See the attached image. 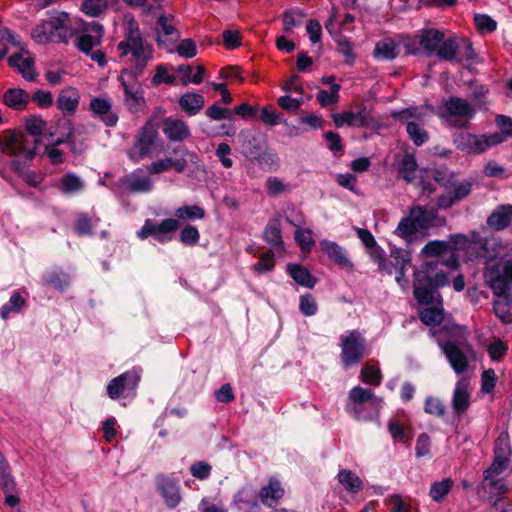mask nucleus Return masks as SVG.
<instances>
[{
  "instance_id": "1",
  "label": "nucleus",
  "mask_w": 512,
  "mask_h": 512,
  "mask_svg": "<svg viewBox=\"0 0 512 512\" xmlns=\"http://www.w3.org/2000/svg\"><path fill=\"white\" fill-rule=\"evenodd\" d=\"M120 57L131 54L130 69L121 72L119 81L124 90V103L132 114L142 112L146 107L144 90L138 82L148 62L153 58V48L142 38L138 23L131 19L125 27L124 40L117 44Z\"/></svg>"
},
{
  "instance_id": "2",
  "label": "nucleus",
  "mask_w": 512,
  "mask_h": 512,
  "mask_svg": "<svg viewBox=\"0 0 512 512\" xmlns=\"http://www.w3.org/2000/svg\"><path fill=\"white\" fill-rule=\"evenodd\" d=\"M241 153L261 169H276L279 164L278 155L270 150L265 136L251 130H242L238 134Z\"/></svg>"
},
{
  "instance_id": "3",
  "label": "nucleus",
  "mask_w": 512,
  "mask_h": 512,
  "mask_svg": "<svg viewBox=\"0 0 512 512\" xmlns=\"http://www.w3.org/2000/svg\"><path fill=\"white\" fill-rule=\"evenodd\" d=\"M449 275L444 271L435 272L432 276H424L421 284L413 285V296L420 305H431L436 296L441 298L438 289L449 286Z\"/></svg>"
},
{
  "instance_id": "4",
  "label": "nucleus",
  "mask_w": 512,
  "mask_h": 512,
  "mask_svg": "<svg viewBox=\"0 0 512 512\" xmlns=\"http://www.w3.org/2000/svg\"><path fill=\"white\" fill-rule=\"evenodd\" d=\"M341 363L344 369L357 365L366 355V341L359 331L341 337Z\"/></svg>"
},
{
  "instance_id": "5",
  "label": "nucleus",
  "mask_w": 512,
  "mask_h": 512,
  "mask_svg": "<svg viewBox=\"0 0 512 512\" xmlns=\"http://www.w3.org/2000/svg\"><path fill=\"white\" fill-rule=\"evenodd\" d=\"M180 228L178 219L166 218L160 223L146 219L142 228L137 231V237L141 240L153 237L160 244H165L173 239V234Z\"/></svg>"
},
{
  "instance_id": "6",
  "label": "nucleus",
  "mask_w": 512,
  "mask_h": 512,
  "mask_svg": "<svg viewBox=\"0 0 512 512\" xmlns=\"http://www.w3.org/2000/svg\"><path fill=\"white\" fill-rule=\"evenodd\" d=\"M0 149L10 156L23 155L26 160H32L36 155L35 147H27V136L22 131H4L0 138Z\"/></svg>"
},
{
  "instance_id": "7",
  "label": "nucleus",
  "mask_w": 512,
  "mask_h": 512,
  "mask_svg": "<svg viewBox=\"0 0 512 512\" xmlns=\"http://www.w3.org/2000/svg\"><path fill=\"white\" fill-rule=\"evenodd\" d=\"M141 380L140 371L135 367L127 370L119 376L109 381L106 387L107 395L112 400L120 397H127L132 391H135Z\"/></svg>"
},
{
  "instance_id": "8",
  "label": "nucleus",
  "mask_w": 512,
  "mask_h": 512,
  "mask_svg": "<svg viewBox=\"0 0 512 512\" xmlns=\"http://www.w3.org/2000/svg\"><path fill=\"white\" fill-rule=\"evenodd\" d=\"M155 485L167 508L170 510L177 508L182 501L179 479L172 474H158L155 477Z\"/></svg>"
},
{
  "instance_id": "9",
  "label": "nucleus",
  "mask_w": 512,
  "mask_h": 512,
  "mask_svg": "<svg viewBox=\"0 0 512 512\" xmlns=\"http://www.w3.org/2000/svg\"><path fill=\"white\" fill-rule=\"evenodd\" d=\"M82 34L77 36L75 47L85 55L91 53L94 47L101 44L104 27L96 21L83 22L81 26Z\"/></svg>"
},
{
  "instance_id": "10",
  "label": "nucleus",
  "mask_w": 512,
  "mask_h": 512,
  "mask_svg": "<svg viewBox=\"0 0 512 512\" xmlns=\"http://www.w3.org/2000/svg\"><path fill=\"white\" fill-rule=\"evenodd\" d=\"M199 161V157L195 152H191L188 149L181 151V157L174 159L166 157L158 161L152 162L147 170L150 174H160L167 171L169 168H173L177 173H183L188 162L196 164Z\"/></svg>"
},
{
  "instance_id": "11",
  "label": "nucleus",
  "mask_w": 512,
  "mask_h": 512,
  "mask_svg": "<svg viewBox=\"0 0 512 512\" xmlns=\"http://www.w3.org/2000/svg\"><path fill=\"white\" fill-rule=\"evenodd\" d=\"M159 125L153 119H148L143 127L139 130L135 138L134 147L138 150V158L147 157L155 146L159 136Z\"/></svg>"
},
{
  "instance_id": "12",
  "label": "nucleus",
  "mask_w": 512,
  "mask_h": 512,
  "mask_svg": "<svg viewBox=\"0 0 512 512\" xmlns=\"http://www.w3.org/2000/svg\"><path fill=\"white\" fill-rule=\"evenodd\" d=\"M508 486L503 478L483 474L482 482L477 486L476 492L481 500L493 502L496 498H505Z\"/></svg>"
},
{
  "instance_id": "13",
  "label": "nucleus",
  "mask_w": 512,
  "mask_h": 512,
  "mask_svg": "<svg viewBox=\"0 0 512 512\" xmlns=\"http://www.w3.org/2000/svg\"><path fill=\"white\" fill-rule=\"evenodd\" d=\"M453 141L458 150L469 154H480L488 150L484 134L460 131L454 134Z\"/></svg>"
},
{
  "instance_id": "14",
  "label": "nucleus",
  "mask_w": 512,
  "mask_h": 512,
  "mask_svg": "<svg viewBox=\"0 0 512 512\" xmlns=\"http://www.w3.org/2000/svg\"><path fill=\"white\" fill-rule=\"evenodd\" d=\"M442 351L456 374H463L469 366L468 357L460 345L455 341H446L441 346Z\"/></svg>"
},
{
  "instance_id": "15",
  "label": "nucleus",
  "mask_w": 512,
  "mask_h": 512,
  "mask_svg": "<svg viewBox=\"0 0 512 512\" xmlns=\"http://www.w3.org/2000/svg\"><path fill=\"white\" fill-rule=\"evenodd\" d=\"M69 14L64 11H54L51 13L50 19L45 21L51 25V30L57 36L56 43L67 44L69 40L76 34V30L67 26Z\"/></svg>"
},
{
  "instance_id": "16",
  "label": "nucleus",
  "mask_w": 512,
  "mask_h": 512,
  "mask_svg": "<svg viewBox=\"0 0 512 512\" xmlns=\"http://www.w3.org/2000/svg\"><path fill=\"white\" fill-rule=\"evenodd\" d=\"M162 132L172 142H183L191 135L188 125L183 120L173 117L162 120Z\"/></svg>"
},
{
  "instance_id": "17",
  "label": "nucleus",
  "mask_w": 512,
  "mask_h": 512,
  "mask_svg": "<svg viewBox=\"0 0 512 512\" xmlns=\"http://www.w3.org/2000/svg\"><path fill=\"white\" fill-rule=\"evenodd\" d=\"M512 223V204L498 205L486 219V224L493 231L507 229Z\"/></svg>"
},
{
  "instance_id": "18",
  "label": "nucleus",
  "mask_w": 512,
  "mask_h": 512,
  "mask_svg": "<svg viewBox=\"0 0 512 512\" xmlns=\"http://www.w3.org/2000/svg\"><path fill=\"white\" fill-rule=\"evenodd\" d=\"M348 400L350 406H353V410L361 416V405L368 404L369 406H379L380 399L376 397L370 389H365L360 386L353 387L348 394Z\"/></svg>"
},
{
  "instance_id": "19",
  "label": "nucleus",
  "mask_w": 512,
  "mask_h": 512,
  "mask_svg": "<svg viewBox=\"0 0 512 512\" xmlns=\"http://www.w3.org/2000/svg\"><path fill=\"white\" fill-rule=\"evenodd\" d=\"M44 285L51 287L61 293L65 292L71 284L70 275L61 267H54L46 270L41 277Z\"/></svg>"
},
{
  "instance_id": "20",
  "label": "nucleus",
  "mask_w": 512,
  "mask_h": 512,
  "mask_svg": "<svg viewBox=\"0 0 512 512\" xmlns=\"http://www.w3.org/2000/svg\"><path fill=\"white\" fill-rule=\"evenodd\" d=\"M89 108L106 126L113 127L117 124L118 115L111 111L112 105L108 99L93 97L90 100Z\"/></svg>"
},
{
  "instance_id": "21",
  "label": "nucleus",
  "mask_w": 512,
  "mask_h": 512,
  "mask_svg": "<svg viewBox=\"0 0 512 512\" xmlns=\"http://www.w3.org/2000/svg\"><path fill=\"white\" fill-rule=\"evenodd\" d=\"M31 101L30 94L21 88H8L2 95V102L14 111H24Z\"/></svg>"
},
{
  "instance_id": "22",
  "label": "nucleus",
  "mask_w": 512,
  "mask_h": 512,
  "mask_svg": "<svg viewBox=\"0 0 512 512\" xmlns=\"http://www.w3.org/2000/svg\"><path fill=\"white\" fill-rule=\"evenodd\" d=\"M80 101L79 92L73 87L62 89L58 94L56 105L66 116H73Z\"/></svg>"
},
{
  "instance_id": "23",
  "label": "nucleus",
  "mask_w": 512,
  "mask_h": 512,
  "mask_svg": "<svg viewBox=\"0 0 512 512\" xmlns=\"http://www.w3.org/2000/svg\"><path fill=\"white\" fill-rule=\"evenodd\" d=\"M444 110L451 117L473 118L475 115L473 106L466 99L456 96H451L445 101Z\"/></svg>"
},
{
  "instance_id": "24",
  "label": "nucleus",
  "mask_w": 512,
  "mask_h": 512,
  "mask_svg": "<svg viewBox=\"0 0 512 512\" xmlns=\"http://www.w3.org/2000/svg\"><path fill=\"white\" fill-rule=\"evenodd\" d=\"M324 254L336 265L352 267L353 263L348 259L346 250L338 243L330 240H322L319 243Z\"/></svg>"
},
{
  "instance_id": "25",
  "label": "nucleus",
  "mask_w": 512,
  "mask_h": 512,
  "mask_svg": "<svg viewBox=\"0 0 512 512\" xmlns=\"http://www.w3.org/2000/svg\"><path fill=\"white\" fill-rule=\"evenodd\" d=\"M444 32L435 28H426L421 30L419 44L425 51L426 55L435 54L441 42L444 39Z\"/></svg>"
},
{
  "instance_id": "26",
  "label": "nucleus",
  "mask_w": 512,
  "mask_h": 512,
  "mask_svg": "<svg viewBox=\"0 0 512 512\" xmlns=\"http://www.w3.org/2000/svg\"><path fill=\"white\" fill-rule=\"evenodd\" d=\"M287 274L299 285L312 289L317 283V278L303 265L297 263H288L286 267Z\"/></svg>"
},
{
  "instance_id": "27",
  "label": "nucleus",
  "mask_w": 512,
  "mask_h": 512,
  "mask_svg": "<svg viewBox=\"0 0 512 512\" xmlns=\"http://www.w3.org/2000/svg\"><path fill=\"white\" fill-rule=\"evenodd\" d=\"M469 406L470 394L467 389V384L458 381L453 392L452 408L457 416H461L468 410Z\"/></svg>"
},
{
  "instance_id": "28",
  "label": "nucleus",
  "mask_w": 512,
  "mask_h": 512,
  "mask_svg": "<svg viewBox=\"0 0 512 512\" xmlns=\"http://www.w3.org/2000/svg\"><path fill=\"white\" fill-rule=\"evenodd\" d=\"M178 104L187 115L194 116L204 107L205 100L199 93L187 92L179 98Z\"/></svg>"
},
{
  "instance_id": "29",
  "label": "nucleus",
  "mask_w": 512,
  "mask_h": 512,
  "mask_svg": "<svg viewBox=\"0 0 512 512\" xmlns=\"http://www.w3.org/2000/svg\"><path fill=\"white\" fill-rule=\"evenodd\" d=\"M283 495L284 489L277 479H270L268 485L263 486L259 492L261 502L269 507H273Z\"/></svg>"
},
{
  "instance_id": "30",
  "label": "nucleus",
  "mask_w": 512,
  "mask_h": 512,
  "mask_svg": "<svg viewBox=\"0 0 512 512\" xmlns=\"http://www.w3.org/2000/svg\"><path fill=\"white\" fill-rule=\"evenodd\" d=\"M263 238L273 247H283L284 243L282 240L280 219L278 217H275L268 222L263 231Z\"/></svg>"
},
{
  "instance_id": "31",
  "label": "nucleus",
  "mask_w": 512,
  "mask_h": 512,
  "mask_svg": "<svg viewBox=\"0 0 512 512\" xmlns=\"http://www.w3.org/2000/svg\"><path fill=\"white\" fill-rule=\"evenodd\" d=\"M410 214L420 229H428L433 225L437 211L435 209L417 206L410 210Z\"/></svg>"
},
{
  "instance_id": "32",
  "label": "nucleus",
  "mask_w": 512,
  "mask_h": 512,
  "mask_svg": "<svg viewBox=\"0 0 512 512\" xmlns=\"http://www.w3.org/2000/svg\"><path fill=\"white\" fill-rule=\"evenodd\" d=\"M399 54L397 44L391 38H385L376 43L374 56L382 60H393Z\"/></svg>"
},
{
  "instance_id": "33",
  "label": "nucleus",
  "mask_w": 512,
  "mask_h": 512,
  "mask_svg": "<svg viewBox=\"0 0 512 512\" xmlns=\"http://www.w3.org/2000/svg\"><path fill=\"white\" fill-rule=\"evenodd\" d=\"M418 164L414 154L405 153L401 162L399 163V174L401 178L407 183H413L416 179L415 172L417 171Z\"/></svg>"
},
{
  "instance_id": "34",
  "label": "nucleus",
  "mask_w": 512,
  "mask_h": 512,
  "mask_svg": "<svg viewBox=\"0 0 512 512\" xmlns=\"http://www.w3.org/2000/svg\"><path fill=\"white\" fill-rule=\"evenodd\" d=\"M337 479L349 493H358L363 489L362 480L351 470H340Z\"/></svg>"
},
{
  "instance_id": "35",
  "label": "nucleus",
  "mask_w": 512,
  "mask_h": 512,
  "mask_svg": "<svg viewBox=\"0 0 512 512\" xmlns=\"http://www.w3.org/2000/svg\"><path fill=\"white\" fill-rule=\"evenodd\" d=\"M424 173L426 174V178H432L441 187L452 188V186H455V175L446 167L425 170Z\"/></svg>"
},
{
  "instance_id": "36",
  "label": "nucleus",
  "mask_w": 512,
  "mask_h": 512,
  "mask_svg": "<svg viewBox=\"0 0 512 512\" xmlns=\"http://www.w3.org/2000/svg\"><path fill=\"white\" fill-rule=\"evenodd\" d=\"M411 261L412 251L410 249H403L396 246L391 247L390 261L388 262L391 272L393 271L394 268L411 265Z\"/></svg>"
},
{
  "instance_id": "37",
  "label": "nucleus",
  "mask_w": 512,
  "mask_h": 512,
  "mask_svg": "<svg viewBox=\"0 0 512 512\" xmlns=\"http://www.w3.org/2000/svg\"><path fill=\"white\" fill-rule=\"evenodd\" d=\"M419 229L420 228L417 226L416 222H414L413 217L409 213L408 216L403 217L400 220L395 233L402 237L407 243H411Z\"/></svg>"
},
{
  "instance_id": "38",
  "label": "nucleus",
  "mask_w": 512,
  "mask_h": 512,
  "mask_svg": "<svg viewBox=\"0 0 512 512\" xmlns=\"http://www.w3.org/2000/svg\"><path fill=\"white\" fill-rule=\"evenodd\" d=\"M459 45L454 38L443 39V42L439 45V48L435 52V55L444 61H453L458 54Z\"/></svg>"
},
{
  "instance_id": "39",
  "label": "nucleus",
  "mask_w": 512,
  "mask_h": 512,
  "mask_svg": "<svg viewBox=\"0 0 512 512\" xmlns=\"http://www.w3.org/2000/svg\"><path fill=\"white\" fill-rule=\"evenodd\" d=\"M475 250L477 258H487L489 256V240L482 237L478 232L473 231L469 239L468 250Z\"/></svg>"
},
{
  "instance_id": "40",
  "label": "nucleus",
  "mask_w": 512,
  "mask_h": 512,
  "mask_svg": "<svg viewBox=\"0 0 512 512\" xmlns=\"http://www.w3.org/2000/svg\"><path fill=\"white\" fill-rule=\"evenodd\" d=\"M110 0H83L80 10L89 17H99L109 5Z\"/></svg>"
},
{
  "instance_id": "41",
  "label": "nucleus",
  "mask_w": 512,
  "mask_h": 512,
  "mask_svg": "<svg viewBox=\"0 0 512 512\" xmlns=\"http://www.w3.org/2000/svg\"><path fill=\"white\" fill-rule=\"evenodd\" d=\"M121 182L131 193L150 192L153 188V183L149 177H124L121 179Z\"/></svg>"
},
{
  "instance_id": "42",
  "label": "nucleus",
  "mask_w": 512,
  "mask_h": 512,
  "mask_svg": "<svg viewBox=\"0 0 512 512\" xmlns=\"http://www.w3.org/2000/svg\"><path fill=\"white\" fill-rule=\"evenodd\" d=\"M452 487L453 480L451 478H445L441 481L433 482L429 490V496L435 502H442L444 497L451 491Z\"/></svg>"
},
{
  "instance_id": "43",
  "label": "nucleus",
  "mask_w": 512,
  "mask_h": 512,
  "mask_svg": "<svg viewBox=\"0 0 512 512\" xmlns=\"http://www.w3.org/2000/svg\"><path fill=\"white\" fill-rule=\"evenodd\" d=\"M51 25L43 22L32 29V38L38 44L56 42L57 36L51 30Z\"/></svg>"
},
{
  "instance_id": "44",
  "label": "nucleus",
  "mask_w": 512,
  "mask_h": 512,
  "mask_svg": "<svg viewBox=\"0 0 512 512\" xmlns=\"http://www.w3.org/2000/svg\"><path fill=\"white\" fill-rule=\"evenodd\" d=\"M419 319L426 326H438L443 321V309L439 307L424 308L419 313Z\"/></svg>"
},
{
  "instance_id": "45",
  "label": "nucleus",
  "mask_w": 512,
  "mask_h": 512,
  "mask_svg": "<svg viewBox=\"0 0 512 512\" xmlns=\"http://www.w3.org/2000/svg\"><path fill=\"white\" fill-rule=\"evenodd\" d=\"M47 122L37 114L31 115L24 119L25 131L34 137L42 135L46 129Z\"/></svg>"
},
{
  "instance_id": "46",
  "label": "nucleus",
  "mask_w": 512,
  "mask_h": 512,
  "mask_svg": "<svg viewBox=\"0 0 512 512\" xmlns=\"http://www.w3.org/2000/svg\"><path fill=\"white\" fill-rule=\"evenodd\" d=\"M84 188L82 180L74 173H67L61 178L60 190L64 194H74Z\"/></svg>"
},
{
  "instance_id": "47",
  "label": "nucleus",
  "mask_w": 512,
  "mask_h": 512,
  "mask_svg": "<svg viewBox=\"0 0 512 512\" xmlns=\"http://www.w3.org/2000/svg\"><path fill=\"white\" fill-rule=\"evenodd\" d=\"M406 132L415 146H421L429 139L428 132L414 121L407 122Z\"/></svg>"
},
{
  "instance_id": "48",
  "label": "nucleus",
  "mask_w": 512,
  "mask_h": 512,
  "mask_svg": "<svg viewBox=\"0 0 512 512\" xmlns=\"http://www.w3.org/2000/svg\"><path fill=\"white\" fill-rule=\"evenodd\" d=\"M448 252V244L444 240L428 241L421 249L424 257H441Z\"/></svg>"
},
{
  "instance_id": "49",
  "label": "nucleus",
  "mask_w": 512,
  "mask_h": 512,
  "mask_svg": "<svg viewBox=\"0 0 512 512\" xmlns=\"http://www.w3.org/2000/svg\"><path fill=\"white\" fill-rule=\"evenodd\" d=\"M511 282L502 273H497L488 279V285L497 296H504L511 288Z\"/></svg>"
},
{
  "instance_id": "50",
  "label": "nucleus",
  "mask_w": 512,
  "mask_h": 512,
  "mask_svg": "<svg viewBox=\"0 0 512 512\" xmlns=\"http://www.w3.org/2000/svg\"><path fill=\"white\" fill-rule=\"evenodd\" d=\"M360 379L369 385L379 386L382 382V373L379 367L365 364L360 371Z\"/></svg>"
},
{
  "instance_id": "51",
  "label": "nucleus",
  "mask_w": 512,
  "mask_h": 512,
  "mask_svg": "<svg viewBox=\"0 0 512 512\" xmlns=\"http://www.w3.org/2000/svg\"><path fill=\"white\" fill-rule=\"evenodd\" d=\"M275 267L274 253L269 250L259 256V261L252 266V270L257 275L270 272Z\"/></svg>"
},
{
  "instance_id": "52",
  "label": "nucleus",
  "mask_w": 512,
  "mask_h": 512,
  "mask_svg": "<svg viewBox=\"0 0 512 512\" xmlns=\"http://www.w3.org/2000/svg\"><path fill=\"white\" fill-rule=\"evenodd\" d=\"M175 216L183 220L203 219L205 210L198 205H184L175 210Z\"/></svg>"
},
{
  "instance_id": "53",
  "label": "nucleus",
  "mask_w": 512,
  "mask_h": 512,
  "mask_svg": "<svg viewBox=\"0 0 512 512\" xmlns=\"http://www.w3.org/2000/svg\"><path fill=\"white\" fill-rule=\"evenodd\" d=\"M369 256L371 261L377 264L379 272L391 275V269L386 260V253L382 247L376 244L375 247L369 248Z\"/></svg>"
},
{
  "instance_id": "54",
  "label": "nucleus",
  "mask_w": 512,
  "mask_h": 512,
  "mask_svg": "<svg viewBox=\"0 0 512 512\" xmlns=\"http://www.w3.org/2000/svg\"><path fill=\"white\" fill-rule=\"evenodd\" d=\"M509 462L510 457L494 454L492 463L483 474L499 477L508 468Z\"/></svg>"
},
{
  "instance_id": "55",
  "label": "nucleus",
  "mask_w": 512,
  "mask_h": 512,
  "mask_svg": "<svg viewBox=\"0 0 512 512\" xmlns=\"http://www.w3.org/2000/svg\"><path fill=\"white\" fill-rule=\"evenodd\" d=\"M340 90V85H332V88L329 92L327 90H320L316 95V99L321 107L337 104L340 99Z\"/></svg>"
},
{
  "instance_id": "56",
  "label": "nucleus",
  "mask_w": 512,
  "mask_h": 512,
  "mask_svg": "<svg viewBox=\"0 0 512 512\" xmlns=\"http://www.w3.org/2000/svg\"><path fill=\"white\" fill-rule=\"evenodd\" d=\"M360 410L361 416L358 417V414L353 410V406H350V404L346 405V412L357 421H371L379 414V406L374 407L362 404Z\"/></svg>"
},
{
  "instance_id": "57",
  "label": "nucleus",
  "mask_w": 512,
  "mask_h": 512,
  "mask_svg": "<svg viewBox=\"0 0 512 512\" xmlns=\"http://www.w3.org/2000/svg\"><path fill=\"white\" fill-rule=\"evenodd\" d=\"M200 240V232L196 226L185 225L179 234V241L185 246H195Z\"/></svg>"
},
{
  "instance_id": "58",
  "label": "nucleus",
  "mask_w": 512,
  "mask_h": 512,
  "mask_svg": "<svg viewBox=\"0 0 512 512\" xmlns=\"http://www.w3.org/2000/svg\"><path fill=\"white\" fill-rule=\"evenodd\" d=\"M424 411L429 415L441 418L446 413V407L438 397L428 396L425 399Z\"/></svg>"
},
{
  "instance_id": "59",
  "label": "nucleus",
  "mask_w": 512,
  "mask_h": 512,
  "mask_svg": "<svg viewBox=\"0 0 512 512\" xmlns=\"http://www.w3.org/2000/svg\"><path fill=\"white\" fill-rule=\"evenodd\" d=\"M508 351V345L500 338L493 341L487 348L488 355L492 361H502Z\"/></svg>"
},
{
  "instance_id": "60",
  "label": "nucleus",
  "mask_w": 512,
  "mask_h": 512,
  "mask_svg": "<svg viewBox=\"0 0 512 512\" xmlns=\"http://www.w3.org/2000/svg\"><path fill=\"white\" fill-rule=\"evenodd\" d=\"M474 24L480 33H492L497 29V22L487 14H475Z\"/></svg>"
},
{
  "instance_id": "61",
  "label": "nucleus",
  "mask_w": 512,
  "mask_h": 512,
  "mask_svg": "<svg viewBox=\"0 0 512 512\" xmlns=\"http://www.w3.org/2000/svg\"><path fill=\"white\" fill-rule=\"evenodd\" d=\"M446 244H448V252L455 253L457 251L468 250L469 238L461 233L450 234Z\"/></svg>"
},
{
  "instance_id": "62",
  "label": "nucleus",
  "mask_w": 512,
  "mask_h": 512,
  "mask_svg": "<svg viewBox=\"0 0 512 512\" xmlns=\"http://www.w3.org/2000/svg\"><path fill=\"white\" fill-rule=\"evenodd\" d=\"M439 264L440 262L438 260L427 261L422 265L421 269L415 270L413 285L421 284L424 281V276H432L435 272H438L437 269Z\"/></svg>"
},
{
  "instance_id": "63",
  "label": "nucleus",
  "mask_w": 512,
  "mask_h": 512,
  "mask_svg": "<svg viewBox=\"0 0 512 512\" xmlns=\"http://www.w3.org/2000/svg\"><path fill=\"white\" fill-rule=\"evenodd\" d=\"M494 454L504 455L510 457L511 455V446H510V437L508 431H502L497 437L494 448Z\"/></svg>"
},
{
  "instance_id": "64",
  "label": "nucleus",
  "mask_w": 512,
  "mask_h": 512,
  "mask_svg": "<svg viewBox=\"0 0 512 512\" xmlns=\"http://www.w3.org/2000/svg\"><path fill=\"white\" fill-rule=\"evenodd\" d=\"M75 232L78 236H92V224L86 213L80 214L74 224Z\"/></svg>"
}]
</instances>
